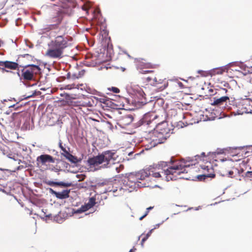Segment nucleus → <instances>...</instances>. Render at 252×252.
Here are the masks:
<instances>
[{
	"mask_svg": "<svg viewBox=\"0 0 252 252\" xmlns=\"http://www.w3.org/2000/svg\"><path fill=\"white\" fill-rule=\"evenodd\" d=\"M216 152L214 153V155L216 156Z\"/></svg>",
	"mask_w": 252,
	"mask_h": 252,
	"instance_id": "3c124183",
	"label": "nucleus"
},
{
	"mask_svg": "<svg viewBox=\"0 0 252 252\" xmlns=\"http://www.w3.org/2000/svg\"><path fill=\"white\" fill-rule=\"evenodd\" d=\"M234 152H231V156L232 157H236L237 158H235V161L240 160L243 157V154H240L241 149L239 148H235L233 149Z\"/></svg>",
	"mask_w": 252,
	"mask_h": 252,
	"instance_id": "aec40b11",
	"label": "nucleus"
},
{
	"mask_svg": "<svg viewBox=\"0 0 252 252\" xmlns=\"http://www.w3.org/2000/svg\"><path fill=\"white\" fill-rule=\"evenodd\" d=\"M19 68V64L16 62L5 61H0V70L2 72H9V70L6 69L10 70H16Z\"/></svg>",
	"mask_w": 252,
	"mask_h": 252,
	"instance_id": "9b49d317",
	"label": "nucleus"
},
{
	"mask_svg": "<svg viewBox=\"0 0 252 252\" xmlns=\"http://www.w3.org/2000/svg\"><path fill=\"white\" fill-rule=\"evenodd\" d=\"M223 153V151H222V152H218L217 155H219L220 153Z\"/></svg>",
	"mask_w": 252,
	"mask_h": 252,
	"instance_id": "09e8293b",
	"label": "nucleus"
},
{
	"mask_svg": "<svg viewBox=\"0 0 252 252\" xmlns=\"http://www.w3.org/2000/svg\"><path fill=\"white\" fill-rule=\"evenodd\" d=\"M61 155L65 157L67 159H68L72 163H76L78 162V159L77 157L70 154L68 151L65 153H61Z\"/></svg>",
	"mask_w": 252,
	"mask_h": 252,
	"instance_id": "6ab92c4d",
	"label": "nucleus"
},
{
	"mask_svg": "<svg viewBox=\"0 0 252 252\" xmlns=\"http://www.w3.org/2000/svg\"><path fill=\"white\" fill-rule=\"evenodd\" d=\"M251 101V100L250 98H248L243 100L241 105V110L242 113H252V106L250 104Z\"/></svg>",
	"mask_w": 252,
	"mask_h": 252,
	"instance_id": "a211bd4d",
	"label": "nucleus"
},
{
	"mask_svg": "<svg viewBox=\"0 0 252 252\" xmlns=\"http://www.w3.org/2000/svg\"><path fill=\"white\" fill-rule=\"evenodd\" d=\"M201 72L204 73V72L203 71H200V70L198 71V73H201Z\"/></svg>",
	"mask_w": 252,
	"mask_h": 252,
	"instance_id": "de8ad7c7",
	"label": "nucleus"
},
{
	"mask_svg": "<svg viewBox=\"0 0 252 252\" xmlns=\"http://www.w3.org/2000/svg\"><path fill=\"white\" fill-rule=\"evenodd\" d=\"M167 137L168 135H165L155 130L151 137V144L155 147L159 144L163 143L166 141Z\"/></svg>",
	"mask_w": 252,
	"mask_h": 252,
	"instance_id": "9d476101",
	"label": "nucleus"
},
{
	"mask_svg": "<svg viewBox=\"0 0 252 252\" xmlns=\"http://www.w3.org/2000/svg\"><path fill=\"white\" fill-rule=\"evenodd\" d=\"M22 104H19V103H17L16 104H14L9 106V108L13 107L14 110H17L22 106Z\"/></svg>",
	"mask_w": 252,
	"mask_h": 252,
	"instance_id": "473e14b6",
	"label": "nucleus"
},
{
	"mask_svg": "<svg viewBox=\"0 0 252 252\" xmlns=\"http://www.w3.org/2000/svg\"><path fill=\"white\" fill-rule=\"evenodd\" d=\"M226 68L224 67L217 68L213 69L211 71V75H220L223 74L225 71Z\"/></svg>",
	"mask_w": 252,
	"mask_h": 252,
	"instance_id": "412c9836",
	"label": "nucleus"
},
{
	"mask_svg": "<svg viewBox=\"0 0 252 252\" xmlns=\"http://www.w3.org/2000/svg\"><path fill=\"white\" fill-rule=\"evenodd\" d=\"M127 120V124L131 123L133 120V117L131 115H128L125 116L123 120Z\"/></svg>",
	"mask_w": 252,
	"mask_h": 252,
	"instance_id": "7c9ffc66",
	"label": "nucleus"
},
{
	"mask_svg": "<svg viewBox=\"0 0 252 252\" xmlns=\"http://www.w3.org/2000/svg\"><path fill=\"white\" fill-rule=\"evenodd\" d=\"M108 91H112L113 93L117 94L120 93V89L117 87H112L111 88H107Z\"/></svg>",
	"mask_w": 252,
	"mask_h": 252,
	"instance_id": "2f4dec72",
	"label": "nucleus"
},
{
	"mask_svg": "<svg viewBox=\"0 0 252 252\" xmlns=\"http://www.w3.org/2000/svg\"><path fill=\"white\" fill-rule=\"evenodd\" d=\"M206 156L205 155V153L204 152H202L201 154V156H199V155H196L195 156V157L196 158V160L197 159V158H200V160H201V158L202 157H205Z\"/></svg>",
	"mask_w": 252,
	"mask_h": 252,
	"instance_id": "4c0bfd02",
	"label": "nucleus"
},
{
	"mask_svg": "<svg viewBox=\"0 0 252 252\" xmlns=\"http://www.w3.org/2000/svg\"><path fill=\"white\" fill-rule=\"evenodd\" d=\"M169 163L161 161L158 163H154L150 165L147 169L150 176L155 178H162L164 176L167 181L175 180L178 176L181 173H186V167H189V165H182L180 162H176L173 165L170 166Z\"/></svg>",
	"mask_w": 252,
	"mask_h": 252,
	"instance_id": "f257e3e1",
	"label": "nucleus"
},
{
	"mask_svg": "<svg viewBox=\"0 0 252 252\" xmlns=\"http://www.w3.org/2000/svg\"><path fill=\"white\" fill-rule=\"evenodd\" d=\"M143 66L145 68H155L156 67L155 64H153L150 63H145Z\"/></svg>",
	"mask_w": 252,
	"mask_h": 252,
	"instance_id": "c756f323",
	"label": "nucleus"
},
{
	"mask_svg": "<svg viewBox=\"0 0 252 252\" xmlns=\"http://www.w3.org/2000/svg\"><path fill=\"white\" fill-rule=\"evenodd\" d=\"M153 208V207H149L147 208V210H149V211L150 210L152 209Z\"/></svg>",
	"mask_w": 252,
	"mask_h": 252,
	"instance_id": "a18cd8bd",
	"label": "nucleus"
},
{
	"mask_svg": "<svg viewBox=\"0 0 252 252\" xmlns=\"http://www.w3.org/2000/svg\"><path fill=\"white\" fill-rule=\"evenodd\" d=\"M90 209H91V208H89L88 205L86 204L85 205L82 206V207L80 208V210L82 212H85Z\"/></svg>",
	"mask_w": 252,
	"mask_h": 252,
	"instance_id": "f704fd0d",
	"label": "nucleus"
},
{
	"mask_svg": "<svg viewBox=\"0 0 252 252\" xmlns=\"http://www.w3.org/2000/svg\"><path fill=\"white\" fill-rule=\"evenodd\" d=\"M71 37L68 36H57L49 44L50 48L47 50L45 55L52 59H61L65 49L71 46Z\"/></svg>",
	"mask_w": 252,
	"mask_h": 252,
	"instance_id": "f03ea898",
	"label": "nucleus"
},
{
	"mask_svg": "<svg viewBox=\"0 0 252 252\" xmlns=\"http://www.w3.org/2000/svg\"><path fill=\"white\" fill-rule=\"evenodd\" d=\"M159 118L160 116L155 112L147 113L144 115L141 122L142 125L147 126L151 125L150 126L155 128L156 125L158 124Z\"/></svg>",
	"mask_w": 252,
	"mask_h": 252,
	"instance_id": "6e6552de",
	"label": "nucleus"
},
{
	"mask_svg": "<svg viewBox=\"0 0 252 252\" xmlns=\"http://www.w3.org/2000/svg\"><path fill=\"white\" fill-rule=\"evenodd\" d=\"M79 106L83 107H91L92 106V102L89 98H85L84 100L79 102Z\"/></svg>",
	"mask_w": 252,
	"mask_h": 252,
	"instance_id": "393cba45",
	"label": "nucleus"
},
{
	"mask_svg": "<svg viewBox=\"0 0 252 252\" xmlns=\"http://www.w3.org/2000/svg\"><path fill=\"white\" fill-rule=\"evenodd\" d=\"M155 128L156 130L165 135H168L170 131L167 122L160 119L158 120V124L156 125L154 129Z\"/></svg>",
	"mask_w": 252,
	"mask_h": 252,
	"instance_id": "f8f14e48",
	"label": "nucleus"
},
{
	"mask_svg": "<svg viewBox=\"0 0 252 252\" xmlns=\"http://www.w3.org/2000/svg\"><path fill=\"white\" fill-rule=\"evenodd\" d=\"M50 192L53 195H54L57 198L63 199L69 197V193L70 192L69 189H65L61 192H57L54 190L52 189H50Z\"/></svg>",
	"mask_w": 252,
	"mask_h": 252,
	"instance_id": "f3484780",
	"label": "nucleus"
},
{
	"mask_svg": "<svg viewBox=\"0 0 252 252\" xmlns=\"http://www.w3.org/2000/svg\"><path fill=\"white\" fill-rule=\"evenodd\" d=\"M116 154L114 151L108 150L103 152L101 154L93 158H89L87 162L91 167L100 166L102 168H108L111 162L115 160Z\"/></svg>",
	"mask_w": 252,
	"mask_h": 252,
	"instance_id": "7ed1b4c3",
	"label": "nucleus"
},
{
	"mask_svg": "<svg viewBox=\"0 0 252 252\" xmlns=\"http://www.w3.org/2000/svg\"><path fill=\"white\" fill-rule=\"evenodd\" d=\"M152 229L146 235V236H147L148 238H149V237L151 235V233H152Z\"/></svg>",
	"mask_w": 252,
	"mask_h": 252,
	"instance_id": "79ce46f5",
	"label": "nucleus"
},
{
	"mask_svg": "<svg viewBox=\"0 0 252 252\" xmlns=\"http://www.w3.org/2000/svg\"><path fill=\"white\" fill-rule=\"evenodd\" d=\"M87 204L89 206V208H92L95 204V199L94 197L90 198Z\"/></svg>",
	"mask_w": 252,
	"mask_h": 252,
	"instance_id": "a878e982",
	"label": "nucleus"
},
{
	"mask_svg": "<svg viewBox=\"0 0 252 252\" xmlns=\"http://www.w3.org/2000/svg\"><path fill=\"white\" fill-rule=\"evenodd\" d=\"M59 147L61 149V150L63 151V153H65V152H66L67 151V150H66V149L63 146L62 143L61 142L59 143Z\"/></svg>",
	"mask_w": 252,
	"mask_h": 252,
	"instance_id": "e433bc0d",
	"label": "nucleus"
},
{
	"mask_svg": "<svg viewBox=\"0 0 252 252\" xmlns=\"http://www.w3.org/2000/svg\"><path fill=\"white\" fill-rule=\"evenodd\" d=\"M131 250H133V252H134V251H135L136 250V249L134 247H133Z\"/></svg>",
	"mask_w": 252,
	"mask_h": 252,
	"instance_id": "49530a36",
	"label": "nucleus"
},
{
	"mask_svg": "<svg viewBox=\"0 0 252 252\" xmlns=\"http://www.w3.org/2000/svg\"><path fill=\"white\" fill-rule=\"evenodd\" d=\"M148 238L147 237V236H146V235L144 236L142 238V240H141V245L142 247H143V245H144V243L145 242V241H146L147 239Z\"/></svg>",
	"mask_w": 252,
	"mask_h": 252,
	"instance_id": "58836bf2",
	"label": "nucleus"
},
{
	"mask_svg": "<svg viewBox=\"0 0 252 252\" xmlns=\"http://www.w3.org/2000/svg\"><path fill=\"white\" fill-rule=\"evenodd\" d=\"M252 176V171H247L246 173L244 178L245 180H248V178H251Z\"/></svg>",
	"mask_w": 252,
	"mask_h": 252,
	"instance_id": "c9c22d12",
	"label": "nucleus"
},
{
	"mask_svg": "<svg viewBox=\"0 0 252 252\" xmlns=\"http://www.w3.org/2000/svg\"><path fill=\"white\" fill-rule=\"evenodd\" d=\"M129 252H133V250H130Z\"/></svg>",
	"mask_w": 252,
	"mask_h": 252,
	"instance_id": "8fccbe9b",
	"label": "nucleus"
},
{
	"mask_svg": "<svg viewBox=\"0 0 252 252\" xmlns=\"http://www.w3.org/2000/svg\"><path fill=\"white\" fill-rule=\"evenodd\" d=\"M48 184L50 186H59L64 187H68L71 186V183H66L64 182H56L53 181L49 182Z\"/></svg>",
	"mask_w": 252,
	"mask_h": 252,
	"instance_id": "4be33fe9",
	"label": "nucleus"
},
{
	"mask_svg": "<svg viewBox=\"0 0 252 252\" xmlns=\"http://www.w3.org/2000/svg\"><path fill=\"white\" fill-rule=\"evenodd\" d=\"M141 73H150L151 75L146 78V81L151 86L157 88L158 92L162 91L166 89L168 85V81L159 73L156 72L154 70H143Z\"/></svg>",
	"mask_w": 252,
	"mask_h": 252,
	"instance_id": "20e7f679",
	"label": "nucleus"
},
{
	"mask_svg": "<svg viewBox=\"0 0 252 252\" xmlns=\"http://www.w3.org/2000/svg\"><path fill=\"white\" fill-rule=\"evenodd\" d=\"M137 175H139V179H138V180H145V179L146 178V177H149V175L148 174V171H147V169L143 170V171H141L140 173H138V174H136Z\"/></svg>",
	"mask_w": 252,
	"mask_h": 252,
	"instance_id": "b1692460",
	"label": "nucleus"
},
{
	"mask_svg": "<svg viewBox=\"0 0 252 252\" xmlns=\"http://www.w3.org/2000/svg\"><path fill=\"white\" fill-rule=\"evenodd\" d=\"M40 70L38 66L32 65L24 68L21 70V74L18 72L19 76L25 80H32L33 78L34 74L37 73Z\"/></svg>",
	"mask_w": 252,
	"mask_h": 252,
	"instance_id": "0eeeda50",
	"label": "nucleus"
},
{
	"mask_svg": "<svg viewBox=\"0 0 252 252\" xmlns=\"http://www.w3.org/2000/svg\"><path fill=\"white\" fill-rule=\"evenodd\" d=\"M168 115L169 116L170 115L171 117H177V115H178V113H177L176 109H170L169 111V112H168Z\"/></svg>",
	"mask_w": 252,
	"mask_h": 252,
	"instance_id": "c85d7f7f",
	"label": "nucleus"
},
{
	"mask_svg": "<svg viewBox=\"0 0 252 252\" xmlns=\"http://www.w3.org/2000/svg\"><path fill=\"white\" fill-rule=\"evenodd\" d=\"M105 192H112L115 196H121L124 193L125 189L122 187H116L110 184L105 189Z\"/></svg>",
	"mask_w": 252,
	"mask_h": 252,
	"instance_id": "ddd939ff",
	"label": "nucleus"
},
{
	"mask_svg": "<svg viewBox=\"0 0 252 252\" xmlns=\"http://www.w3.org/2000/svg\"><path fill=\"white\" fill-rule=\"evenodd\" d=\"M215 160L220 161L218 172L221 176L234 178L240 174L239 169L235 167L232 159L218 158Z\"/></svg>",
	"mask_w": 252,
	"mask_h": 252,
	"instance_id": "39448f33",
	"label": "nucleus"
},
{
	"mask_svg": "<svg viewBox=\"0 0 252 252\" xmlns=\"http://www.w3.org/2000/svg\"><path fill=\"white\" fill-rule=\"evenodd\" d=\"M139 175H130L127 178V181L126 184L127 186H129L131 188H135L136 186H140L139 184Z\"/></svg>",
	"mask_w": 252,
	"mask_h": 252,
	"instance_id": "2eb2a0df",
	"label": "nucleus"
},
{
	"mask_svg": "<svg viewBox=\"0 0 252 252\" xmlns=\"http://www.w3.org/2000/svg\"><path fill=\"white\" fill-rule=\"evenodd\" d=\"M64 17V12L62 11H58L52 15L48 19L49 22L52 24L44 29L45 32H49L51 30L57 29L59 25L61 23Z\"/></svg>",
	"mask_w": 252,
	"mask_h": 252,
	"instance_id": "423d86ee",
	"label": "nucleus"
},
{
	"mask_svg": "<svg viewBox=\"0 0 252 252\" xmlns=\"http://www.w3.org/2000/svg\"><path fill=\"white\" fill-rule=\"evenodd\" d=\"M4 177L3 172L2 170L0 169V180L2 179Z\"/></svg>",
	"mask_w": 252,
	"mask_h": 252,
	"instance_id": "a19ab883",
	"label": "nucleus"
},
{
	"mask_svg": "<svg viewBox=\"0 0 252 252\" xmlns=\"http://www.w3.org/2000/svg\"><path fill=\"white\" fill-rule=\"evenodd\" d=\"M7 157L13 159L15 161H17L18 164L20 163L21 161L20 159H18V155L11 151L10 152V153L7 155Z\"/></svg>",
	"mask_w": 252,
	"mask_h": 252,
	"instance_id": "5701e85b",
	"label": "nucleus"
},
{
	"mask_svg": "<svg viewBox=\"0 0 252 252\" xmlns=\"http://www.w3.org/2000/svg\"><path fill=\"white\" fill-rule=\"evenodd\" d=\"M227 93V90L225 88H221L220 90H219L218 92V95H220V94H226Z\"/></svg>",
	"mask_w": 252,
	"mask_h": 252,
	"instance_id": "72a5a7b5",
	"label": "nucleus"
},
{
	"mask_svg": "<svg viewBox=\"0 0 252 252\" xmlns=\"http://www.w3.org/2000/svg\"><path fill=\"white\" fill-rule=\"evenodd\" d=\"M19 113H14L12 114V117L14 119V117L18 114Z\"/></svg>",
	"mask_w": 252,
	"mask_h": 252,
	"instance_id": "c03bdc74",
	"label": "nucleus"
},
{
	"mask_svg": "<svg viewBox=\"0 0 252 252\" xmlns=\"http://www.w3.org/2000/svg\"><path fill=\"white\" fill-rule=\"evenodd\" d=\"M149 212V210H147L146 212H145V214L143 216H142L141 217H140L139 220H143V219H144L146 216L148 215Z\"/></svg>",
	"mask_w": 252,
	"mask_h": 252,
	"instance_id": "ea45409f",
	"label": "nucleus"
},
{
	"mask_svg": "<svg viewBox=\"0 0 252 252\" xmlns=\"http://www.w3.org/2000/svg\"><path fill=\"white\" fill-rule=\"evenodd\" d=\"M0 151L2 152V154L4 155H5L6 157L7 155L10 153V152L11 151L9 148L7 146H3L2 148L0 149Z\"/></svg>",
	"mask_w": 252,
	"mask_h": 252,
	"instance_id": "bb28decb",
	"label": "nucleus"
},
{
	"mask_svg": "<svg viewBox=\"0 0 252 252\" xmlns=\"http://www.w3.org/2000/svg\"><path fill=\"white\" fill-rule=\"evenodd\" d=\"M37 161L41 163V164L44 165L47 162L54 163L55 158L49 155L44 154L41 155L37 158Z\"/></svg>",
	"mask_w": 252,
	"mask_h": 252,
	"instance_id": "dca6fc26",
	"label": "nucleus"
},
{
	"mask_svg": "<svg viewBox=\"0 0 252 252\" xmlns=\"http://www.w3.org/2000/svg\"><path fill=\"white\" fill-rule=\"evenodd\" d=\"M178 85L179 87H180V88H183V84L181 82H179L178 83Z\"/></svg>",
	"mask_w": 252,
	"mask_h": 252,
	"instance_id": "37998d69",
	"label": "nucleus"
},
{
	"mask_svg": "<svg viewBox=\"0 0 252 252\" xmlns=\"http://www.w3.org/2000/svg\"><path fill=\"white\" fill-rule=\"evenodd\" d=\"M201 168L204 172L203 175L200 176V180L205 179L206 177L213 178L215 177L214 169L210 162H206L204 164H201Z\"/></svg>",
	"mask_w": 252,
	"mask_h": 252,
	"instance_id": "1a4fd4ad",
	"label": "nucleus"
},
{
	"mask_svg": "<svg viewBox=\"0 0 252 252\" xmlns=\"http://www.w3.org/2000/svg\"><path fill=\"white\" fill-rule=\"evenodd\" d=\"M79 86L74 83L65 85L64 87V89L71 90L74 88H78Z\"/></svg>",
	"mask_w": 252,
	"mask_h": 252,
	"instance_id": "cd10ccee",
	"label": "nucleus"
},
{
	"mask_svg": "<svg viewBox=\"0 0 252 252\" xmlns=\"http://www.w3.org/2000/svg\"><path fill=\"white\" fill-rule=\"evenodd\" d=\"M229 100V97L228 95L221 96L220 97L216 96L213 98V101L211 103V105L220 106L225 104Z\"/></svg>",
	"mask_w": 252,
	"mask_h": 252,
	"instance_id": "4468645a",
	"label": "nucleus"
}]
</instances>
